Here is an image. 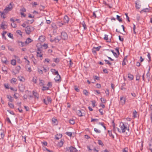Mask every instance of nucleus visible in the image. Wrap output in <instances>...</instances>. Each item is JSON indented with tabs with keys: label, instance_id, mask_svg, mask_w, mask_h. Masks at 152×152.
<instances>
[{
	"label": "nucleus",
	"instance_id": "obj_1",
	"mask_svg": "<svg viewBox=\"0 0 152 152\" xmlns=\"http://www.w3.org/2000/svg\"><path fill=\"white\" fill-rule=\"evenodd\" d=\"M120 126L121 129L118 128H117L118 131L119 132H122L124 133L126 132V130H129V128L128 127L127 125L124 124L123 122L120 123Z\"/></svg>",
	"mask_w": 152,
	"mask_h": 152
},
{
	"label": "nucleus",
	"instance_id": "obj_2",
	"mask_svg": "<svg viewBox=\"0 0 152 152\" xmlns=\"http://www.w3.org/2000/svg\"><path fill=\"white\" fill-rule=\"evenodd\" d=\"M77 150L75 148L72 146L67 147L66 148V152H77Z\"/></svg>",
	"mask_w": 152,
	"mask_h": 152
},
{
	"label": "nucleus",
	"instance_id": "obj_3",
	"mask_svg": "<svg viewBox=\"0 0 152 152\" xmlns=\"http://www.w3.org/2000/svg\"><path fill=\"white\" fill-rule=\"evenodd\" d=\"M13 3L12 2L10 3V4L4 10V12H5L7 13L9 11L11 10L13 8Z\"/></svg>",
	"mask_w": 152,
	"mask_h": 152
},
{
	"label": "nucleus",
	"instance_id": "obj_4",
	"mask_svg": "<svg viewBox=\"0 0 152 152\" xmlns=\"http://www.w3.org/2000/svg\"><path fill=\"white\" fill-rule=\"evenodd\" d=\"M33 28L34 29V28L32 27L27 26L25 28V31L26 34H29L31 31V28Z\"/></svg>",
	"mask_w": 152,
	"mask_h": 152
},
{
	"label": "nucleus",
	"instance_id": "obj_5",
	"mask_svg": "<svg viewBox=\"0 0 152 152\" xmlns=\"http://www.w3.org/2000/svg\"><path fill=\"white\" fill-rule=\"evenodd\" d=\"M126 99L125 97L123 96H121L120 98V104L122 105L126 103Z\"/></svg>",
	"mask_w": 152,
	"mask_h": 152
},
{
	"label": "nucleus",
	"instance_id": "obj_6",
	"mask_svg": "<svg viewBox=\"0 0 152 152\" xmlns=\"http://www.w3.org/2000/svg\"><path fill=\"white\" fill-rule=\"evenodd\" d=\"M61 37L63 39L65 40L68 37L66 33L65 32H62L61 33Z\"/></svg>",
	"mask_w": 152,
	"mask_h": 152
},
{
	"label": "nucleus",
	"instance_id": "obj_7",
	"mask_svg": "<svg viewBox=\"0 0 152 152\" xmlns=\"http://www.w3.org/2000/svg\"><path fill=\"white\" fill-rule=\"evenodd\" d=\"M56 76L54 78V80L56 82H60L61 81V77L60 75L58 73V74H57Z\"/></svg>",
	"mask_w": 152,
	"mask_h": 152
},
{
	"label": "nucleus",
	"instance_id": "obj_8",
	"mask_svg": "<svg viewBox=\"0 0 152 152\" xmlns=\"http://www.w3.org/2000/svg\"><path fill=\"white\" fill-rule=\"evenodd\" d=\"M64 22L65 23H68L69 21V19L68 16L65 15L63 19Z\"/></svg>",
	"mask_w": 152,
	"mask_h": 152
},
{
	"label": "nucleus",
	"instance_id": "obj_9",
	"mask_svg": "<svg viewBox=\"0 0 152 152\" xmlns=\"http://www.w3.org/2000/svg\"><path fill=\"white\" fill-rule=\"evenodd\" d=\"M19 88L20 91L23 92L25 89V87L23 85H19Z\"/></svg>",
	"mask_w": 152,
	"mask_h": 152
},
{
	"label": "nucleus",
	"instance_id": "obj_10",
	"mask_svg": "<svg viewBox=\"0 0 152 152\" xmlns=\"http://www.w3.org/2000/svg\"><path fill=\"white\" fill-rule=\"evenodd\" d=\"M1 60L2 62L6 64H7L8 63V61L7 60L6 58L5 57H2Z\"/></svg>",
	"mask_w": 152,
	"mask_h": 152
},
{
	"label": "nucleus",
	"instance_id": "obj_11",
	"mask_svg": "<svg viewBox=\"0 0 152 152\" xmlns=\"http://www.w3.org/2000/svg\"><path fill=\"white\" fill-rule=\"evenodd\" d=\"M33 94L35 98L38 99L39 97V94L37 93L36 91H33Z\"/></svg>",
	"mask_w": 152,
	"mask_h": 152
},
{
	"label": "nucleus",
	"instance_id": "obj_12",
	"mask_svg": "<svg viewBox=\"0 0 152 152\" xmlns=\"http://www.w3.org/2000/svg\"><path fill=\"white\" fill-rule=\"evenodd\" d=\"M39 40L42 42H44L45 40V37L44 36H40L39 38Z\"/></svg>",
	"mask_w": 152,
	"mask_h": 152
},
{
	"label": "nucleus",
	"instance_id": "obj_13",
	"mask_svg": "<svg viewBox=\"0 0 152 152\" xmlns=\"http://www.w3.org/2000/svg\"><path fill=\"white\" fill-rule=\"evenodd\" d=\"M76 113L79 116L81 117L83 116V113L82 111L80 110H77L76 111Z\"/></svg>",
	"mask_w": 152,
	"mask_h": 152
},
{
	"label": "nucleus",
	"instance_id": "obj_14",
	"mask_svg": "<svg viewBox=\"0 0 152 152\" xmlns=\"http://www.w3.org/2000/svg\"><path fill=\"white\" fill-rule=\"evenodd\" d=\"M32 41V40H31V39L28 38L26 39V41L25 42V43L26 44V45L31 42Z\"/></svg>",
	"mask_w": 152,
	"mask_h": 152
},
{
	"label": "nucleus",
	"instance_id": "obj_15",
	"mask_svg": "<svg viewBox=\"0 0 152 152\" xmlns=\"http://www.w3.org/2000/svg\"><path fill=\"white\" fill-rule=\"evenodd\" d=\"M108 35H107L106 34L105 35L104 39L106 40L107 42H110L111 41V39H108Z\"/></svg>",
	"mask_w": 152,
	"mask_h": 152
},
{
	"label": "nucleus",
	"instance_id": "obj_16",
	"mask_svg": "<svg viewBox=\"0 0 152 152\" xmlns=\"http://www.w3.org/2000/svg\"><path fill=\"white\" fill-rule=\"evenodd\" d=\"M18 43L19 45L22 47L26 45L25 42L24 43L21 41H18Z\"/></svg>",
	"mask_w": 152,
	"mask_h": 152
},
{
	"label": "nucleus",
	"instance_id": "obj_17",
	"mask_svg": "<svg viewBox=\"0 0 152 152\" xmlns=\"http://www.w3.org/2000/svg\"><path fill=\"white\" fill-rule=\"evenodd\" d=\"M51 71L53 73V74L54 75H56V74H58V71H56L55 69H51Z\"/></svg>",
	"mask_w": 152,
	"mask_h": 152
},
{
	"label": "nucleus",
	"instance_id": "obj_18",
	"mask_svg": "<svg viewBox=\"0 0 152 152\" xmlns=\"http://www.w3.org/2000/svg\"><path fill=\"white\" fill-rule=\"evenodd\" d=\"M127 57H125L124 59H123V62H122V65L123 66H124L126 64V62L127 61L126 59Z\"/></svg>",
	"mask_w": 152,
	"mask_h": 152
},
{
	"label": "nucleus",
	"instance_id": "obj_19",
	"mask_svg": "<svg viewBox=\"0 0 152 152\" xmlns=\"http://www.w3.org/2000/svg\"><path fill=\"white\" fill-rule=\"evenodd\" d=\"M7 98L9 99L10 101L12 102L13 101V99H12V98L10 95H7Z\"/></svg>",
	"mask_w": 152,
	"mask_h": 152
},
{
	"label": "nucleus",
	"instance_id": "obj_20",
	"mask_svg": "<svg viewBox=\"0 0 152 152\" xmlns=\"http://www.w3.org/2000/svg\"><path fill=\"white\" fill-rule=\"evenodd\" d=\"M20 69V66H17L15 68V70L17 71V73H18L19 72V71Z\"/></svg>",
	"mask_w": 152,
	"mask_h": 152
},
{
	"label": "nucleus",
	"instance_id": "obj_21",
	"mask_svg": "<svg viewBox=\"0 0 152 152\" xmlns=\"http://www.w3.org/2000/svg\"><path fill=\"white\" fill-rule=\"evenodd\" d=\"M128 77L130 79V80H132L133 79V76L131 74H128Z\"/></svg>",
	"mask_w": 152,
	"mask_h": 152
},
{
	"label": "nucleus",
	"instance_id": "obj_22",
	"mask_svg": "<svg viewBox=\"0 0 152 152\" xmlns=\"http://www.w3.org/2000/svg\"><path fill=\"white\" fill-rule=\"evenodd\" d=\"M111 51L113 53L114 56L116 58H118V55L116 53L114 52V51L113 50H111Z\"/></svg>",
	"mask_w": 152,
	"mask_h": 152
},
{
	"label": "nucleus",
	"instance_id": "obj_23",
	"mask_svg": "<svg viewBox=\"0 0 152 152\" xmlns=\"http://www.w3.org/2000/svg\"><path fill=\"white\" fill-rule=\"evenodd\" d=\"M41 52H37V56L38 57H42V54H41Z\"/></svg>",
	"mask_w": 152,
	"mask_h": 152
},
{
	"label": "nucleus",
	"instance_id": "obj_24",
	"mask_svg": "<svg viewBox=\"0 0 152 152\" xmlns=\"http://www.w3.org/2000/svg\"><path fill=\"white\" fill-rule=\"evenodd\" d=\"M5 26L6 25L3 22L1 24V28L3 29H4L6 28L5 27Z\"/></svg>",
	"mask_w": 152,
	"mask_h": 152
},
{
	"label": "nucleus",
	"instance_id": "obj_25",
	"mask_svg": "<svg viewBox=\"0 0 152 152\" xmlns=\"http://www.w3.org/2000/svg\"><path fill=\"white\" fill-rule=\"evenodd\" d=\"M47 101L48 102V103H50L51 102V98L50 97H48L46 98Z\"/></svg>",
	"mask_w": 152,
	"mask_h": 152
},
{
	"label": "nucleus",
	"instance_id": "obj_26",
	"mask_svg": "<svg viewBox=\"0 0 152 152\" xmlns=\"http://www.w3.org/2000/svg\"><path fill=\"white\" fill-rule=\"evenodd\" d=\"M83 94L86 96H88V92L86 90H84L83 91Z\"/></svg>",
	"mask_w": 152,
	"mask_h": 152
},
{
	"label": "nucleus",
	"instance_id": "obj_27",
	"mask_svg": "<svg viewBox=\"0 0 152 152\" xmlns=\"http://www.w3.org/2000/svg\"><path fill=\"white\" fill-rule=\"evenodd\" d=\"M53 60L56 63H58L60 61L59 59L57 58H53Z\"/></svg>",
	"mask_w": 152,
	"mask_h": 152
},
{
	"label": "nucleus",
	"instance_id": "obj_28",
	"mask_svg": "<svg viewBox=\"0 0 152 152\" xmlns=\"http://www.w3.org/2000/svg\"><path fill=\"white\" fill-rule=\"evenodd\" d=\"M137 112L135 110L133 113V115L134 118H136L137 117Z\"/></svg>",
	"mask_w": 152,
	"mask_h": 152
},
{
	"label": "nucleus",
	"instance_id": "obj_29",
	"mask_svg": "<svg viewBox=\"0 0 152 152\" xmlns=\"http://www.w3.org/2000/svg\"><path fill=\"white\" fill-rule=\"evenodd\" d=\"M117 19L120 22H121L122 21V18H120V16L118 15H117Z\"/></svg>",
	"mask_w": 152,
	"mask_h": 152
},
{
	"label": "nucleus",
	"instance_id": "obj_30",
	"mask_svg": "<svg viewBox=\"0 0 152 152\" xmlns=\"http://www.w3.org/2000/svg\"><path fill=\"white\" fill-rule=\"evenodd\" d=\"M16 61L15 60H12L11 61V64L13 65H15L16 64Z\"/></svg>",
	"mask_w": 152,
	"mask_h": 152
},
{
	"label": "nucleus",
	"instance_id": "obj_31",
	"mask_svg": "<svg viewBox=\"0 0 152 152\" xmlns=\"http://www.w3.org/2000/svg\"><path fill=\"white\" fill-rule=\"evenodd\" d=\"M32 81L34 83H36L37 81V77H34L32 79Z\"/></svg>",
	"mask_w": 152,
	"mask_h": 152
},
{
	"label": "nucleus",
	"instance_id": "obj_32",
	"mask_svg": "<svg viewBox=\"0 0 152 152\" xmlns=\"http://www.w3.org/2000/svg\"><path fill=\"white\" fill-rule=\"evenodd\" d=\"M17 81V80L15 78H12L11 81V83H14L16 82Z\"/></svg>",
	"mask_w": 152,
	"mask_h": 152
},
{
	"label": "nucleus",
	"instance_id": "obj_33",
	"mask_svg": "<svg viewBox=\"0 0 152 152\" xmlns=\"http://www.w3.org/2000/svg\"><path fill=\"white\" fill-rule=\"evenodd\" d=\"M62 136V134H59V135H57V136H56L55 137V138L56 139L58 140L59 138H61Z\"/></svg>",
	"mask_w": 152,
	"mask_h": 152
},
{
	"label": "nucleus",
	"instance_id": "obj_34",
	"mask_svg": "<svg viewBox=\"0 0 152 152\" xmlns=\"http://www.w3.org/2000/svg\"><path fill=\"white\" fill-rule=\"evenodd\" d=\"M69 122L71 124H74L75 123V122L74 119L70 120H69Z\"/></svg>",
	"mask_w": 152,
	"mask_h": 152
},
{
	"label": "nucleus",
	"instance_id": "obj_35",
	"mask_svg": "<svg viewBox=\"0 0 152 152\" xmlns=\"http://www.w3.org/2000/svg\"><path fill=\"white\" fill-rule=\"evenodd\" d=\"M98 143L99 145H101L102 146L104 144L101 140H98Z\"/></svg>",
	"mask_w": 152,
	"mask_h": 152
},
{
	"label": "nucleus",
	"instance_id": "obj_36",
	"mask_svg": "<svg viewBox=\"0 0 152 152\" xmlns=\"http://www.w3.org/2000/svg\"><path fill=\"white\" fill-rule=\"evenodd\" d=\"M140 78V76L139 74H137L136 76V80H139Z\"/></svg>",
	"mask_w": 152,
	"mask_h": 152
},
{
	"label": "nucleus",
	"instance_id": "obj_37",
	"mask_svg": "<svg viewBox=\"0 0 152 152\" xmlns=\"http://www.w3.org/2000/svg\"><path fill=\"white\" fill-rule=\"evenodd\" d=\"M66 134L69 137H71L72 135V133L70 132H67L66 133Z\"/></svg>",
	"mask_w": 152,
	"mask_h": 152
},
{
	"label": "nucleus",
	"instance_id": "obj_38",
	"mask_svg": "<svg viewBox=\"0 0 152 152\" xmlns=\"http://www.w3.org/2000/svg\"><path fill=\"white\" fill-rule=\"evenodd\" d=\"M146 75H147V79L149 81L150 79V74L149 73V72H148V73H147Z\"/></svg>",
	"mask_w": 152,
	"mask_h": 152
},
{
	"label": "nucleus",
	"instance_id": "obj_39",
	"mask_svg": "<svg viewBox=\"0 0 152 152\" xmlns=\"http://www.w3.org/2000/svg\"><path fill=\"white\" fill-rule=\"evenodd\" d=\"M20 11L22 12H26V10L25 8L23 7L22 8L20 9Z\"/></svg>",
	"mask_w": 152,
	"mask_h": 152
},
{
	"label": "nucleus",
	"instance_id": "obj_40",
	"mask_svg": "<svg viewBox=\"0 0 152 152\" xmlns=\"http://www.w3.org/2000/svg\"><path fill=\"white\" fill-rule=\"evenodd\" d=\"M147 56L149 58V60H148V62H149L151 61V56H150V53H149L148 52V53Z\"/></svg>",
	"mask_w": 152,
	"mask_h": 152
},
{
	"label": "nucleus",
	"instance_id": "obj_41",
	"mask_svg": "<svg viewBox=\"0 0 152 152\" xmlns=\"http://www.w3.org/2000/svg\"><path fill=\"white\" fill-rule=\"evenodd\" d=\"M57 24L59 26H62L63 25H64V24L60 22H58L57 23Z\"/></svg>",
	"mask_w": 152,
	"mask_h": 152
},
{
	"label": "nucleus",
	"instance_id": "obj_42",
	"mask_svg": "<svg viewBox=\"0 0 152 152\" xmlns=\"http://www.w3.org/2000/svg\"><path fill=\"white\" fill-rule=\"evenodd\" d=\"M4 86L6 89H9L10 88L9 87V85L8 84H4Z\"/></svg>",
	"mask_w": 152,
	"mask_h": 152
},
{
	"label": "nucleus",
	"instance_id": "obj_43",
	"mask_svg": "<svg viewBox=\"0 0 152 152\" xmlns=\"http://www.w3.org/2000/svg\"><path fill=\"white\" fill-rule=\"evenodd\" d=\"M94 130L96 133H100L101 132L100 130H98L96 128H94Z\"/></svg>",
	"mask_w": 152,
	"mask_h": 152
},
{
	"label": "nucleus",
	"instance_id": "obj_44",
	"mask_svg": "<svg viewBox=\"0 0 152 152\" xmlns=\"http://www.w3.org/2000/svg\"><path fill=\"white\" fill-rule=\"evenodd\" d=\"M8 105L9 107L11 108H14V105L13 104L11 103H8Z\"/></svg>",
	"mask_w": 152,
	"mask_h": 152
},
{
	"label": "nucleus",
	"instance_id": "obj_45",
	"mask_svg": "<svg viewBox=\"0 0 152 152\" xmlns=\"http://www.w3.org/2000/svg\"><path fill=\"white\" fill-rule=\"evenodd\" d=\"M11 25L14 28H15L16 27V24L15 23H11Z\"/></svg>",
	"mask_w": 152,
	"mask_h": 152
},
{
	"label": "nucleus",
	"instance_id": "obj_46",
	"mask_svg": "<svg viewBox=\"0 0 152 152\" xmlns=\"http://www.w3.org/2000/svg\"><path fill=\"white\" fill-rule=\"evenodd\" d=\"M140 5L139 4H137V3H136V7L137 9H139L140 7Z\"/></svg>",
	"mask_w": 152,
	"mask_h": 152
},
{
	"label": "nucleus",
	"instance_id": "obj_47",
	"mask_svg": "<svg viewBox=\"0 0 152 152\" xmlns=\"http://www.w3.org/2000/svg\"><path fill=\"white\" fill-rule=\"evenodd\" d=\"M48 89H49L48 87L43 86L42 88V90L43 91L48 90Z\"/></svg>",
	"mask_w": 152,
	"mask_h": 152
},
{
	"label": "nucleus",
	"instance_id": "obj_48",
	"mask_svg": "<svg viewBox=\"0 0 152 152\" xmlns=\"http://www.w3.org/2000/svg\"><path fill=\"white\" fill-rule=\"evenodd\" d=\"M92 103V105L93 107H94L95 106V101L94 100L92 101H91Z\"/></svg>",
	"mask_w": 152,
	"mask_h": 152
},
{
	"label": "nucleus",
	"instance_id": "obj_49",
	"mask_svg": "<svg viewBox=\"0 0 152 152\" xmlns=\"http://www.w3.org/2000/svg\"><path fill=\"white\" fill-rule=\"evenodd\" d=\"M16 32L18 34H19V35H20L21 36L22 35V33L20 30H18Z\"/></svg>",
	"mask_w": 152,
	"mask_h": 152
},
{
	"label": "nucleus",
	"instance_id": "obj_50",
	"mask_svg": "<svg viewBox=\"0 0 152 152\" xmlns=\"http://www.w3.org/2000/svg\"><path fill=\"white\" fill-rule=\"evenodd\" d=\"M101 102L103 103H104L105 102V99L103 98H101L100 99Z\"/></svg>",
	"mask_w": 152,
	"mask_h": 152
},
{
	"label": "nucleus",
	"instance_id": "obj_51",
	"mask_svg": "<svg viewBox=\"0 0 152 152\" xmlns=\"http://www.w3.org/2000/svg\"><path fill=\"white\" fill-rule=\"evenodd\" d=\"M52 121L54 123H56L57 122V120L55 118H53L52 119Z\"/></svg>",
	"mask_w": 152,
	"mask_h": 152
},
{
	"label": "nucleus",
	"instance_id": "obj_52",
	"mask_svg": "<svg viewBox=\"0 0 152 152\" xmlns=\"http://www.w3.org/2000/svg\"><path fill=\"white\" fill-rule=\"evenodd\" d=\"M60 40L58 39V37H56L54 39V41L56 42H59Z\"/></svg>",
	"mask_w": 152,
	"mask_h": 152
},
{
	"label": "nucleus",
	"instance_id": "obj_53",
	"mask_svg": "<svg viewBox=\"0 0 152 152\" xmlns=\"http://www.w3.org/2000/svg\"><path fill=\"white\" fill-rule=\"evenodd\" d=\"M8 36L11 38H13V36L12 34H11L10 33H8Z\"/></svg>",
	"mask_w": 152,
	"mask_h": 152
},
{
	"label": "nucleus",
	"instance_id": "obj_54",
	"mask_svg": "<svg viewBox=\"0 0 152 152\" xmlns=\"http://www.w3.org/2000/svg\"><path fill=\"white\" fill-rule=\"evenodd\" d=\"M42 46L44 47L45 49L47 48H48V45L45 44H44L43 45H42Z\"/></svg>",
	"mask_w": 152,
	"mask_h": 152
},
{
	"label": "nucleus",
	"instance_id": "obj_55",
	"mask_svg": "<svg viewBox=\"0 0 152 152\" xmlns=\"http://www.w3.org/2000/svg\"><path fill=\"white\" fill-rule=\"evenodd\" d=\"M149 10L148 8H146L142 10V11L144 12H149Z\"/></svg>",
	"mask_w": 152,
	"mask_h": 152
},
{
	"label": "nucleus",
	"instance_id": "obj_56",
	"mask_svg": "<svg viewBox=\"0 0 152 152\" xmlns=\"http://www.w3.org/2000/svg\"><path fill=\"white\" fill-rule=\"evenodd\" d=\"M101 47L100 46H99V47H96V48H95L94 47V48H95V49L97 51H99L100 49L101 48Z\"/></svg>",
	"mask_w": 152,
	"mask_h": 152
},
{
	"label": "nucleus",
	"instance_id": "obj_57",
	"mask_svg": "<svg viewBox=\"0 0 152 152\" xmlns=\"http://www.w3.org/2000/svg\"><path fill=\"white\" fill-rule=\"evenodd\" d=\"M4 135L3 132H1V138L3 139L4 137Z\"/></svg>",
	"mask_w": 152,
	"mask_h": 152
},
{
	"label": "nucleus",
	"instance_id": "obj_58",
	"mask_svg": "<svg viewBox=\"0 0 152 152\" xmlns=\"http://www.w3.org/2000/svg\"><path fill=\"white\" fill-rule=\"evenodd\" d=\"M104 61L106 62V64H108L109 65H110L111 64V63H110V61L108 60H105Z\"/></svg>",
	"mask_w": 152,
	"mask_h": 152
},
{
	"label": "nucleus",
	"instance_id": "obj_59",
	"mask_svg": "<svg viewBox=\"0 0 152 152\" xmlns=\"http://www.w3.org/2000/svg\"><path fill=\"white\" fill-rule=\"evenodd\" d=\"M94 78L95 80H99V77L97 76H94Z\"/></svg>",
	"mask_w": 152,
	"mask_h": 152
},
{
	"label": "nucleus",
	"instance_id": "obj_60",
	"mask_svg": "<svg viewBox=\"0 0 152 152\" xmlns=\"http://www.w3.org/2000/svg\"><path fill=\"white\" fill-rule=\"evenodd\" d=\"M47 86H48L49 88L50 87H51L52 86L51 83L50 82H49L48 83Z\"/></svg>",
	"mask_w": 152,
	"mask_h": 152
},
{
	"label": "nucleus",
	"instance_id": "obj_61",
	"mask_svg": "<svg viewBox=\"0 0 152 152\" xmlns=\"http://www.w3.org/2000/svg\"><path fill=\"white\" fill-rule=\"evenodd\" d=\"M0 13L1 14V17L4 18H5L4 12H0Z\"/></svg>",
	"mask_w": 152,
	"mask_h": 152
},
{
	"label": "nucleus",
	"instance_id": "obj_62",
	"mask_svg": "<svg viewBox=\"0 0 152 152\" xmlns=\"http://www.w3.org/2000/svg\"><path fill=\"white\" fill-rule=\"evenodd\" d=\"M20 14L22 16L21 17H26V14H24L23 12H20Z\"/></svg>",
	"mask_w": 152,
	"mask_h": 152
},
{
	"label": "nucleus",
	"instance_id": "obj_63",
	"mask_svg": "<svg viewBox=\"0 0 152 152\" xmlns=\"http://www.w3.org/2000/svg\"><path fill=\"white\" fill-rule=\"evenodd\" d=\"M105 93L108 96L109 94V90L107 89H106L105 91Z\"/></svg>",
	"mask_w": 152,
	"mask_h": 152
},
{
	"label": "nucleus",
	"instance_id": "obj_64",
	"mask_svg": "<svg viewBox=\"0 0 152 152\" xmlns=\"http://www.w3.org/2000/svg\"><path fill=\"white\" fill-rule=\"evenodd\" d=\"M127 149V148H124L123 150V152H128Z\"/></svg>",
	"mask_w": 152,
	"mask_h": 152
}]
</instances>
